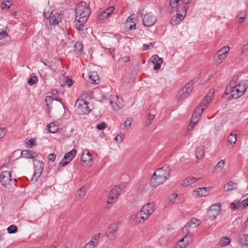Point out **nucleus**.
Returning <instances> with one entry per match:
<instances>
[{
  "label": "nucleus",
  "mask_w": 248,
  "mask_h": 248,
  "mask_svg": "<svg viewBox=\"0 0 248 248\" xmlns=\"http://www.w3.org/2000/svg\"><path fill=\"white\" fill-rule=\"evenodd\" d=\"M170 170L168 166H164L157 169L153 174L151 180L150 185L152 187H156L165 183L170 176Z\"/></svg>",
  "instance_id": "1"
},
{
  "label": "nucleus",
  "mask_w": 248,
  "mask_h": 248,
  "mask_svg": "<svg viewBox=\"0 0 248 248\" xmlns=\"http://www.w3.org/2000/svg\"><path fill=\"white\" fill-rule=\"evenodd\" d=\"M248 87V80H245L234 86L231 89L232 98L237 99L242 95Z\"/></svg>",
  "instance_id": "2"
},
{
  "label": "nucleus",
  "mask_w": 248,
  "mask_h": 248,
  "mask_svg": "<svg viewBox=\"0 0 248 248\" xmlns=\"http://www.w3.org/2000/svg\"><path fill=\"white\" fill-rule=\"evenodd\" d=\"M76 19L78 18L81 17L83 18H88L89 16L91 14L90 9L89 5L87 3L83 1H81L79 4H78L76 9Z\"/></svg>",
  "instance_id": "3"
},
{
  "label": "nucleus",
  "mask_w": 248,
  "mask_h": 248,
  "mask_svg": "<svg viewBox=\"0 0 248 248\" xmlns=\"http://www.w3.org/2000/svg\"><path fill=\"white\" fill-rule=\"evenodd\" d=\"M74 107L76 113L79 115L87 114L91 111L88 103L82 99H77Z\"/></svg>",
  "instance_id": "4"
},
{
  "label": "nucleus",
  "mask_w": 248,
  "mask_h": 248,
  "mask_svg": "<svg viewBox=\"0 0 248 248\" xmlns=\"http://www.w3.org/2000/svg\"><path fill=\"white\" fill-rule=\"evenodd\" d=\"M16 179L13 180L11 178V173L9 171H3L0 175V182L4 186L16 185Z\"/></svg>",
  "instance_id": "5"
},
{
  "label": "nucleus",
  "mask_w": 248,
  "mask_h": 248,
  "mask_svg": "<svg viewBox=\"0 0 248 248\" xmlns=\"http://www.w3.org/2000/svg\"><path fill=\"white\" fill-rule=\"evenodd\" d=\"M194 81H191L186 84L185 86L178 92V96L179 100H182L187 98L193 90Z\"/></svg>",
  "instance_id": "6"
},
{
  "label": "nucleus",
  "mask_w": 248,
  "mask_h": 248,
  "mask_svg": "<svg viewBox=\"0 0 248 248\" xmlns=\"http://www.w3.org/2000/svg\"><path fill=\"white\" fill-rule=\"evenodd\" d=\"M34 161H35L34 164L35 170L31 181L33 183H35L38 181L42 171H43L44 163L41 161L36 159H34Z\"/></svg>",
  "instance_id": "7"
},
{
  "label": "nucleus",
  "mask_w": 248,
  "mask_h": 248,
  "mask_svg": "<svg viewBox=\"0 0 248 248\" xmlns=\"http://www.w3.org/2000/svg\"><path fill=\"white\" fill-rule=\"evenodd\" d=\"M221 204L217 203L210 206L207 210V214L211 220L215 219L221 212Z\"/></svg>",
  "instance_id": "8"
},
{
  "label": "nucleus",
  "mask_w": 248,
  "mask_h": 248,
  "mask_svg": "<svg viewBox=\"0 0 248 248\" xmlns=\"http://www.w3.org/2000/svg\"><path fill=\"white\" fill-rule=\"evenodd\" d=\"M156 17L151 13L146 14L142 18L143 25L147 27H151L156 22Z\"/></svg>",
  "instance_id": "9"
},
{
  "label": "nucleus",
  "mask_w": 248,
  "mask_h": 248,
  "mask_svg": "<svg viewBox=\"0 0 248 248\" xmlns=\"http://www.w3.org/2000/svg\"><path fill=\"white\" fill-rule=\"evenodd\" d=\"M192 241V236L185 235L177 244V248H185Z\"/></svg>",
  "instance_id": "10"
},
{
  "label": "nucleus",
  "mask_w": 248,
  "mask_h": 248,
  "mask_svg": "<svg viewBox=\"0 0 248 248\" xmlns=\"http://www.w3.org/2000/svg\"><path fill=\"white\" fill-rule=\"evenodd\" d=\"M147 212H148L143 210V206L140 213H138L136 215V222H138L139 223L144 222L151 215V214H149V215H147Z\"/></svg>",
  "instance_id": "11"
},
{
  "label": "nucleus",
  "mask_w": 248,
  "mask_h": 248,
  "mask_svg": "<svg viewBox=\"0 0 248 248\" xmlns=\"http://www.w3.org/2000/svg\"><path fill=\"white\" fill-rule=\"evenodd\" d=\"M119 223V222H118L117 223L112 224L108 229L107 235L110 239L113 240L115 238V232L118 230L117 224Z\"/></svg>",
  "instance_id": "12"
},
{
  "label": "nucleus",
  "mask_w": 248,
  "mask_h": 248,
  "mask_svg": "<svg viewBox=\"0 0 248 248\" xmlns=\"http://www.w3.org/2000/svg\"><path fill=\"white\" fill-rule=\"evenodd\" d=\"M230 50V47L228 46H224L217 51V57L219 61L222 62L226 58Z\"/></svg>",
  "instance_id": "13"
},
{
  "label": "nucleus",
  "mask_w": 248,
  "mask_h": 248,
  "mask_svg": "<svg viewBox=\"0 0 248 248\" xmlns=\"http://www.w3.org/2000/svg\"><path fill=\"white\" fill-rule=\"evenodd\" d=\"M151 61L155 64L154 69L157 70L160 69L161 64L163 63V60L162 58L159 57L157 55H153L151 58Z\"/></svg>",
  "instance_id": "14"
},
{
  "label": "nucleus",
  "mask_w": 248,
  "mask_h": 248,
  "mask_svg": "<svg viewBox=\"0 0 248 248\" xmlns=\"http://www.w3.org/2000/svg\"><path fill=\"white\" fill-rule=\"evenodd\" d=\"M21 156L22 157L28 159H34L38 157V155L36 153L34 152L32 150H23L21 153Z\"/></svg>",
  "instance_id": "15"
},
{
  "label": "nucleus",
  "mask_w": 248,
  "mask_h": 248,
  "mask_svg": "<svg viewBox=\"0 0 248 248\" xmlns=\"http://www.w3.org/2000/svg\"><path fill=\"white\" fill-rule=\"evenodd\" d=\"M129 16L124 22V25L126 29L128 30H133L136 29V19Z\"/></svg>",
  "instance_id": "16"
},
{
  "label": "nucleus",
  "mask_w": 248,
  "mask_h": 248,
  "mask_svg": "<svg viewBox=\"0 0 248 248\" xmlns=\"http://www.w3.org/2000/svg\"><path fill=\"white\" fill-rule=\"evenodd\" d=\"M121 187L119 186H116L112 188L108 195V199L112 200L115 198H117L119 195Z\"/></svg>",
  "instance_id": "17"
},
{
  "label": "nucleus",
  "mask_w": 248,
  "mask_h": 248,
  "mask_svg": "<svg viewBox=\"0 0 248 248\" xmlns=\"http://www.w3.org/2000/svg\"><path fill=\"white\" fill-rule=\"evenodd\" d=\"M76 23L75 24L76 28L78 31H81L85 24L87 21L88 19L84 17L81 18V17L78 18L77 19H76Z\"/></svg>",
  "instance_id": "18"
},
{
  "label": "nucleus",
  "mask_w": 248,
  "mask_h": 248,
  "mask_svg": "<svg viewBox=\"0 0 248 248\" xmlns=\"http://www.w3.org/2000/svg\"><path fill=\"white\" fill-rule=\"evenodd\" d=\"M197 112H194L191 118V121L188 125V127L192 128L198 122L200 119L201 114H196Z\"/></svg>",
  "instance_id": "19"
},
{
  "label": "nucleus",
  "mask_w": 248,
  "mask_h": 248,
  "mask_svg": "<svg viewBox=\"0 0 248 248\" xmlns=\"http://www.w3.org/2000/svg\"><path fill=\"white\" fill-rule=\"evenodd\" d=\"M198 180V178H195L193 176H190L184 180L183 183L181 185L184 187H186L192 184L195 183Z\"/></svg>",
  "instance_id": "20"
},
{
  "label": "nucleus",
  "mask_w": 248,
  "mask_h": 248,
  "mask_svg": "<svg viewBox=\"0 0 248 248\" xmlns=\"http://www.w3.org/2000/svg\"><path fill=\"white\" fill-rule=\"evenodd\" d=\"M61 21V14H56L52 15L50 17L49 23L50 24L56 25L59 24Z\"/></svg>",
  "instance_id": "21"
},
{
  "label": "nucleus",
  "mask_w": 248,
  "mask_h": 248,
  "mask_svg": "<svg viewBox=\"0 0 248 248\" xmlns=\"http://www.w3.org/2000/svg\"><path fill=\"white\" fill-rule=\"evenodd\" d=\"M237 184L230 181L224 186L223 190L225 191H229L236 189L237 188Z\"/></svg>",
  "instance_id": "22"
},
{
  "label": "nucleus",
  "mask_w": 248,
  "mask_h": 248,
  "mask_svg": "<svg viewBox=\"0 0 248 248\" xmlns=\"http://www.w3.org/2000/svg\"><path fill=\"white\" fill-rule=\"evenodd\" d=\"M155 209V204L154 202H149L144 206H143V210H145L146 211H148V212H147V215H149V214L153 213L154 212Z\"/></svg>",
  "instance_id": "23"
},
{
  "label": "nucleus",
  "mask_w": 248,
  "mask_h": 248,
  "mask_svg": "<svg viewBox=\"0 0 248 248\" xmlns=\"http://www.w3.org/2000/svg\"><path fill=\"white\" fill-rule=\"evenodd\" d=\"M92 156L91 153H90L88 150H86L83 152L81 157V160L84 163L91 161L92 160Z\"/></svg>",
  "instance_id": "24"
},
{
  "label": "nucleus",
  "mask_w": 248,
  "mask_h": 248,
  "mask_svg": "<svg viewBox=\"0 0 248 248\" xmlns=\"http://www.w3.org/2000/svg\"><path fill=\"white\" fill-rule=\"evenodd\" d=\"M189 2V0H187V1H183V2H182L183 4H180L179 7H178L177 12L181 13L183 14L186 16V10H187V5Z\"/></svg>",
  "instance_id": "25"
},
{
  "label": "nucleus",
  "mask_w": 248,
  "mask_h": 248,
  "mask_svg": "<svg viewBox=\"0 0 248 248\" xmlns=\"http://www.w3.org/2000/svg\"><path fill=\"white\" fill-rule=\"evenodd\" d=\"M89 77L92 83L97 84L99 83V76L96 72H91Z\"/></svg>",
  "instance_id": "26"
},
{
  "label": "nucleus",
  "mask_w": 248,
  "mask_h": 248,
  "mask_svg": "<svg viewBox=\"0 0 248 248\" xmlns=\"http://www.w3.org/2000/svg\"><path fill=\"white\" fill-rule=\"evenodd\" d=\"M225 165V161L224 160H221L219 161L217 164L214 167L213 170V172L216 173L217 172L220 171Z\"/></svg>",
  "instance_id": "27"
},
{
  "label": "nucleus",
  "mask_w": 248,
  "mask_h": 248,
  "mask_svg": "<svg viewBox=\"0 0 248 248\" xmlns=\"http://www.w3.org/2000/svg\"><path fill=\"white\" fill-rule=\"evenodd\" d=\"M77 154V151L75 149H73L71 151L65 154L64 156L63 159L65 160H69L70 162L73 159Z\"/></svg>",
  "instance_id": "28"
},
{
  "label": "nucleus",
  "mask_w": 248,
  "mask_h": 248,
  "mask_svg": "<svg viewBox=\"0 0 248 248\" xmlns=\"http://www.w3.org/2000/svg\"><path fill=\"white\" fill-rule=\"evenodd\" d=\"M208 187H201L199 188L198 190H194V192L200 196H205L208 194Z\"/></svg>",
  "instance_id": "29"
},
{
  "label": "nucleus",
  "mask_w": 248,
  "mask_h": 248,
  "mask_svg": "<svg viewBox=\"0 0 248 248\" xmlns=\"http://www.w3.org/2000/svg\"><path fill=\"white\" fill-rule=\"evenodd\" d=\"M85 194V188L84 186L81 187L76 192V197L78 200L83 198Z\"/></svg>",
  "instance_id": "30"
},
{
  "label": "nucleus",
  "mask_w": 248,
  "mask_h": 248,
  "mask_svg": "<svg viewBox=\"0 0 248 248\" xmlns=\"http://www.w3.org/2000/svg\"><path fill=\"white\" fill-rule=\"evenodd\" d=\"M196 156L198 159H201L204 154V146H200L198 147L196 151Z\"/></svg>",
  "instance_id": "31"
},
{
  "label": "nucleus",
  "mask_w": 248,
  "mask_h": 248,
  "mask_svg": "<svg viewBox=\"0 0 248 248\" xmlns=\"http://www.w3.org/2000/svg\"><path fill=\"white\" fill-rule=\"evenodd\" d=\"M48 131L50 133H55L58 131L59 127L55 123H51L47 125Z\"/></svg>",
  "instance_id": "32"
},
{
  "label": "nucleus",
  "mask_w": 248,
  "mask_h": 248,
  "mask_svg": "<svg viewBox=\"0 0 248 248\" xmlns=\"http://www.w3.org/2000/svg\"><path fill=\"white\" fill-rule=\"evenodd\" d=\"M231 239L228 236L222 237L219 241V245L224 247L229 244Z\"/></svg>",
  "instance_id": "33"
},
{
  "label": "nucleus",
  "mask_w": 248,
  "mask_h": 248,
  "mask_svg": "<svg viewBox=\"0 0 248 248\" xmlns=\"http://www.w3.org/2000/svg\"><path fill=\"white\" fill-rule=\"evenodd\" d=\"M189 227L195 228L197 227L199 224L198 223V220L195 218H192L190 221L187 224Z\"/></svg>",
  "instance_id": "34"
},
{
  "label": "nucleus",
  "mask_w": 248,
  "mask_h": 248,
  "mask_svg": "<svg viewBox=\"0 0 248 248\" xmlns=\"http://www.w3.org/2000/svg\"><path fill=\"white\" fill-rule=\"evenodd\" d=\"M53 100H54V97L47 96L46 97L45 101L46 102L48 109H49L51 108V105Z\"/></svg>",
  "instance_id": "35"
},
{
  "label": "nucleus",
  "mask_w": 248,
  "mask_h": 248,
  "mask_svg": "<svg viewBox=\"0 0 248 248\" xmlns=\"http://www.w3.org/2000/svg\"><path fill=\"white\" fill-rule=\"evenodd\" d=\"M178 195L177 194L174 193L171 195H170L168 198H167V202L169 204H171L173 203L176 199L177 198Z\"/></svg>",
  "instance_id": "36"
},
{
  "label": "nucleus",
  "mask_w": 248,
  "mask_h": 248,
  "mask_svg": "<svg viewBox=\"0 0 248 248\" xmlns=\"http://www.w3.org/2000/svg\"><path fill=\"white\" fill-rule=\"evenodd\" d=\"M7 230L9 233H15L17 232V227L15 225H12L8 227Z\"/></svg>",
  "instance_id": "37"
},
{
  "label": "nucleus",
  "mask_w": 248,
  "mask_h": 248,
  "mask_svg": "<svg viewBox=\"0 0 248 248\" xmlns=\"http://www.w3.org/2000/svg\"><path fill=\"white\" fill-rule=\"evenodd\" d=\"M107 13H106L104 11H103L101 13H100L99 14V15L97 17V20L98 21H103L106 19L108 18V15H107L106 14Z\"/></svg>",
  "instance_id": "38"
},
{
  "label": "nucleus",
  "mask_w": 248,
  "mask_h": 248,
  "mask_svg": "<svg viewBox=\"0 0 248 248\" xmlns=\"http://www.w3.org/2000/svg\"><path fill=\"white\" fill-rule=\"evenodd\" d=\"M203 102H202L200 105L197 107L194 112H197L196 114H201L203 111L204 108H203Z\"/></svg>",
  "instance_id": "39"
},
{
  "label": "nucleus",
  "mask_w": 248,
  "mask_h": 248,
  "mask_svg": "<svg viewBox=\"0 0 248 248\" xmlns=\"http://www.w3.org/2000/svg\"><path fill=\"white\" fill-rule=\"evenodd\" d=\"M228 142L230 143V144H235L236 141V138L235 135H233L232 133H231L228 138Z\"/></svg>",
  "instance_id": "40"
},
{
  "label": "nucleus",
  "mask_w": 248,
  "mask_h": 248,
  "mask_svg": "<svg viewBox=\"0 0 248 248\" xmlns=\"http://www.w3.org/2000/svg\"><path fill=\"white\" fill-rule=\"evenodd\" d=\"M241 205L240 202H233L231 204L230 207L232 210H235L241 207Z\"/></svg>",
  "instance_id": "41"
},
{
  "label": "nucleus",
  "mask_w": 248,
  "mask_h": 248,
  "mask_svg": "<svg viewBox=\"0 0 248 248\" xmlns=\"http://www.w3.org/2000/svg\"><path fill=\"white\" fill-rule=\"evenodd\" d=\"M110 104H111L112 108L114 110H118V109H120L122 107V104L121 103H117L116 102L115 103H113V102L111 100L110 101Z\"/></svg>",
  "instance_id": "42"
},
{
  "label": "nucleus",
  "mask_w": 248,
  "mask_h": 248,
  "mask_svg": "<svg viewBox=\"0 0 248 248\" xmlns=\"http://www.w3.org/2000/svg\"><path fill=\"white\" fill-rule=\"evenodd\" d=\"M38 81V78L37 77L33 76L28 81L27 83L30 85H32Z\"/></svg>",
  "instance_id": "43"
},
{
  "label": "nucleus",
  "mask_w": 248,
  "mask_h": 248,
  "mask_svg": "<svg viewBox=\"0 0 248 248\" xmlns=\"http://www.w3.org/2000/svg\"><path fill=\"white\" fill-rule=\"evenodd\" d=\"M1 5L2 9L5 8H9L11 5V1L9 0L2 1L1 3Z\"/></svg>",
  "instance_id": "44"
},
{
  "label": "nucleus",
  "mask_w": 248,
  "mask_h": 248,
  "mask_svg": "<svg viewBox=\"0 0 248 248\" xmlns=\"http://www.w3.org/2000/svg\"><path fill=\"white\" fill-rule=\"evenodd\" d=\"M241 241H244L243 242L241 243L243 244L245 246H248V234H243L242 237L240 238Z\"/></svg>",
  "instance_id": "45"
},
{
  "label": "nucleus",
  "mask_w": 248,
  "mask_h": 248,
  "mask_svg": "<svg viewBox=\"0 0 248 248\" xmlns=\"http://www.w3.org/2000/svg\"><path fill=\"white\" fill-rule=\"evenodd\" d=\"M131 125V120L129 119H127L124 124V127L122 129H126V130L129 129L130 128Z\"/></svg>",
  "instance_id": "46"
},
{
  "label": "nucleus",
  "mask_w": 248,
  "mask_h": 248,
  "mask_svg": "<svg viewBox=\"0 0 248 248\" xmlns=\"http://www.w3.org/2000/svg\"><path fill=\"white\" fill-rule=\"evenodd\" d=\"M35 140L33 139L29 140L26 143V147L27 148H31L32 146L35 145Z\"/></svg>",
  "instance_id": "47"
},
{
  "label": "nucleus",
  "mask_w": 248,
  "mask_h": 248,
  "mask_svg": "<svg viewBox=\"0 0 248 248\" xmlns=\"http://www.w3.org/2000/svg\"><path fill=\"white\" fill-rule=\"evenodd\" d=\"M181 21L176 16L172 17L170 20V24L172 26L178 24Z\"/></svg>",
  "instance_id": "48"
},
{
  "label": "nucleus",
  "mask_w": 248,
  "mask_h": 248,
  "mask_svg": "<svg viewBox=\"0 0 248 248\" xmlns=\"http://www.w3.org/2000/svg\"><path fill=\"white\" fill-rule=\"evenodd\" d=\"M93 240H91L88 244H86L83 248H94L95 246V243Z\"/></svg>",
  "instance_id": "49"
},
{
  "label": "nucleus",
  "mask_w": 248,
  "mask_h": 248,
  "mask_svg": "<svg viewBox=\"0 0 248 248\" xmlns=\"http://www.w3.org/2000/svg\"><path fill=\"white\" fill-rule=\"evenodd\" d=\"M75 47L78 51H81L83 49L82 44L80 42H78L75 45Z\"/></svg>",
  "instance_id": "50"
},
{
  "label": "nucleus",
  "mask_w": 248,
  "mask_h": 248,
  "mask_svg": "<svg viewBox=\"0 0 248 248\" xmlns=\"http://www.w3.org/2000/svg\"><path fill=\"white\" fill-rule=\"evenodd\" d=\"M179 1H181V0H170V4L172 8H175L178 5Z\"/></svg>",
  "instance_id": "51"
},
{
  "label": "nucleus",
  "mask_w": 248,
  "mask_h": 248,
  "mask_svg": "<svg viewBox=\"0 0 248 248\" xmlns=\"http://www.w3.org/2000/svg\"><path fill=\"white\" fill-rule=\"evenodd\" d=\"M189 226H188L187 224L186 226H185L184 228H182V232L183 234L185 235V236L188 235L189 233Z\"/></svg>",
  "instance_id": "52"
},
{
  "label": "nucleus",
  "mask_w": 248,
  "mask_h": 248,
  "mask_svg": "<svg viewBox=\"0 0 248 248\" xmlns=\"http://www.w3.org/2000/svg\"><path fill=\"white\" fill-rule=\"evenodd\" d=\"M246 14L244 12H240L238 14L237 18L240 20L241 22L244 21L245 19Z\"/></svg>",
  "instance_id": "53"
},
{
  "label": "nucleus",
  "mask_w": 248,
  "mask_h": 248,
  "mask_svg": "<svg viewBox=\"0 0 248 248\" xmlns=\"http://www.w3.org/2000/svg\"><path fill=\"white\" fill-rule=\"evenodd\" d=\"M124 137V134H120L119 135H117L116 137L115 138V140L118 142H121L122 141Z\"/></svg>",
  "instance_id": "54"
},
{
  "label": "nucleus",
  "mask_w": 248,
  "mask_h": 248,
  "mask_svg": "<svg viewBox=\"0 0 248 248\" xmlns=\"http://www.w3.org/2000/svg\"><path fill=\"white\" fill-rule=\"evenodd\" d=\"M107 124H106L105 122H102L101 124H97L96 128L99 130H103L107 127Z\"/></svg>",
  "instance_id": "55"
},
{
  "label": "nucleus",
  "mask_w": 248,
  "mask_h": 248,
  "mask_svg": "<svg viewBox=\"0 0 248 248\" xmlns=\"http://www.w3.org/2000/svg\"><path fill=\"white\" fill-rule=\"evenodd\" d=\"M115 8L114 7H109L106 9L104 11L107 13V15L109 16L112 12L114 10Z\"/></svg>",
  "instance_id": "56"
},
{
  "label": "nucleus",
  "mask_w": 248,
  "mask_h": 248,
  "mask_svg": "<svg viewBox=\"0 0 248 248\" xmlns=\"http://www.w3.org/2000/svg\"><path fill=\"white\" fill-rule=\"evenodd\" d=\"M6 132L5 128L0 127V140L2 139L5 136Z\"/></svg>",
  "instance_id": "57"
},
{
  "label": "nucleus",
  "mask_w": 248,
  "mask_h": 248,
  "mask_svg": "<svg viewBox=\"0 0 248 248\" xmlns=\"http://www.w3.org/2000/svg\"><path fill=\"white\" fill-rule=\"evenodd\" d=\"M248 49V43L244 45L241 48V54L245 55Z\"/></svg>",
  "instance_id": "58"
},
{
  "label": "nucleus",
  "mask_w": 248,
  "mask_h": 248,
  "mask_svg": "<svg viewBox=\"0 0 248 248\" xmlns=\"http://www.w3.org/2000/svg\"><path fill=\"white\" fill-rule=\"evenodd\" d=\"M176 17L179 20V21H182L186 16V15L183 14L181 13L177 12Z\"/></svg>",
  "instance_id": "59"
},
{
  "label": "nucleus",
  "mask_w": 248,
  "mask_h": 248,
  "mask_svg": "<svg viewBox=\"0 0 248 248\" xmlns=\"http://www.w3.org/2000/svg\"><path fill=\"white\" fill-rule=\"evenodd\" d=\"M100 234L99 233H96L94 236H93L92 240L93 242H96L95 244V245L97 244V241L100 237Z\"/></svg>",
  "instance_id": "60"
},
{
  "label": "nucleus",
  "mask_w": 248,
  "mask_h": 248,
  "mask_svg": "<svg viewBox=\"0 0 248 248\" xmlns=\"http://www.w3.org/2000/svg\"><path fill=\"white\" fill-rule=\"evenodd\" d=\"M241 209H244L248 206V197L242 202Z\"/></svg>",
  "instance_id": "61"
},
{
  "label": "nucleus",
  "mask_w": 248,
  "mask_h": 248,
  "mask_svg": "<svg viewBox=\"0 0 248 248\" xmlns=\"http://www.w3.org/2000/svg\"><path fill=\"white\" fill-rule=\"evenodd\" d=\"M212 99L210 98V96H206L202 102H203V106H206L207 104H208L211 101Z\"/></svg>",
  "instance_id": "62"
},
{
  "label": "nucleus",
  "mask_w": 248,
  "mask_h": 248,
  "mask_svg": "<svg viewBox=\"0 0 248 248\" xmlns=\"http://www.w3.org/2000/svg\"><path fill=\"white\" fill-rule=\"evenodd\" d=\"M56 159V155L54 154H50L48 156L49 161H54Z\"/></svg>",
  "instance_id": "63"
},
{
  "label": "nucleus",
  "mask_w": 248,
  "mask_h": 248,
  "mask_svg": "<svg viewBox=\"0 0 248 248\" xmlns=\"http://www.w3.org/2000/svg\"><path fill=\"white\" fill-rule=\"evenodd\" d=\"M238 79V77L237 76H234L233 77V78L231 79V81H230V84L231 85H233L234 84H235L236 82V81Z\"/></svg>",
  "instance_id": "64"
}]
</instances>
